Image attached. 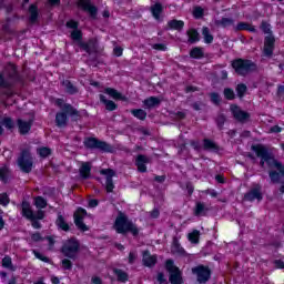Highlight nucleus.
I'll return each mask as SVG.
<instances>
[{"label":"nucleus","mask_w":284,"mask_h":284,"mask_svg":"<svg viewBox=\"0 0 284 284\" xmlns=\"http://www.w3.org/2000/svg\"><path fill=\"white\" fill-rule=\"evenodd\" d=\"M150 12L155 21H161V14H163V4H161V2H155L150 7Z\"/></svg>","instance_id":"20"},{"label":"nucleus","mask_w":284,"mask_h":284,"mask_svg":"<svg viewBox=\"0 0 284 284\" xmlns=\"http://www.w3.org/2000/svg\"><path fill=\"white\" fill-rule=\"evenodd\" d=\"M102 176H105V190L108 193L114 192V181L113 176H116V171L112 169H102L100 171Z\"/></svg>","instance_id":"13"},{"label":"nucleus","mask_w":284,"mask_h":284,"mask_svg":"<svg viewBox=\"0 0 284 284\" xmlns=\"http://www.w3.org/2000/svg\"><path fill=\"white\" fill-rule=\"evenodd\" d=\"M156 281L159 284H168V278H165V273H158Z\"/></svg>","instance_id":"58"},{"label":"nucleus","mask_w":284,"mask_h":284,"mask_svg":"<svg viewBox=\"0 0 284 284\" xmlns=\"http://www.w3.org/2000/svg\"><path fill=\"white\" fill-rule=\"evenodd\" d=\"M22 210V216L24 219H28V221H34V219H39L40 221H43L45 217V212L38 210L36 213L32 211V206L30 205V202L23 201L21 204Z\"/></svg>","instance_id":"10"},{"label":"nucleus","mask_w":284,"mask_h":284,"mask_svg":"<svg viewBox=\"0 0 284 284\" xmlns=\"http://www.w3.org/2000/svg\"><path fill=\"white\" fill-rule=\"evenodd\" d=\"M191 106L193 108V110H195L196 112L203 110V103L202 102H194L191 104Z\"/></svg>","instance_id":"62"},{"label":"nucleus","mask_w":284,"mask_h":284,"mask_svg":"<svg viewBox=\"0 0 284 284\" xmlns=\"http://www.w3.org/2000/svg\"><path fill=\"white\" fill-rule=\"evenodd\" d=\"M203 148L204 150L212 151V152H219V146L216 143L210 139L203 140Z\"/></svg>","instance_id":"34"},{"label":"nucleus","mask_w":284,"mask_h":284,"mask_svg":"<svg viewBox=\"0 0 284 284\" xmlns=\"http://www.w3.org/2000/svg\"><path fill=\"white\" fill-rule=\"evenodd\" d=\"M232 68L240 77H247V74L256 72V63L241 58L233 60Z\"/></svg>","instance_id":"6"},{"label":"nucleus","mask_w":284,"mask_h":284,"mask_svg":"<svg viewBox=\"0 0 284 284\" xmlns=\"http://www.w3.org/2000/svg\"><path fill=\"white\" fill-rule=\"evenodd\" d=\"M67 28H69L70 30H79V22L74 20H69L67 22Z\"/></svg>","instance_id":"59"},{"label":"nucleus","mask_w":284,"mask_h":284,"mask_svg":"<svg viewBox=\"0 0 284 284\" xmlns=\"http://www.w3.org/2000/svg\"><path fill=\"white\" fill-rule=\"evenodd\" d=\"M210 98L212 103H214V105H219V103H221V95L216 92L210 93Z\"/></svg>","instance_id":"55"},{"label":"nucleus","mask_w":284,"mask_h":284,"mask_svg":"<svg viewBox=\"0 0 284 284\" xmlns=\"http://www.w3.org/2000/svg\"><path fill=\"white\" fill-rule=\"evenodd\" d=\"M9 73L8 78L6 79L3 74H0V88L3 90H10V88H14L17 83H21L22 79L19 74V71H17V67L14 64H10L8 67Z\"/></svg>","instance_id":"5"},{"label":"nucleus","mask_w":284,"mask_h":284,"mask_svg":"<svg viewBox=\"0 0 284 284\" xmlns=\"http://www.w3.org/2000/svg\"><path fill=\"white\" fill-rule=\"evenodd\" d=\"M29 12H30V22L36 23L37 19H39V8L37 4H31L29 7Z\"/></svg>","instance_id":"37"},{"label":"nucleus","mask_w":284,"mask_h":284,"mask_svg":"<svg viewBox=\"0 0 284 284\" xmlns=\"http://www.w3.org/2000/svg\"><path fill=\"white\" fill-rule=\"evenodd\" d=\"M104 94H109V97H111L112 99H115L116 101H128V98L121 94V92H118L116 89L105 88Z\"/></svg>","instance_id":"23"},{"label":"nucleus","mask_w":284,"mask_h":284,"mask_svg":"<svg viewBox=\"0 0 284 284\" xmlns=\"http://www.w3.org/2000/svg\"><path fill=\"white\" fill-rule=\"evenodd\" d=\"M244 201H263V192L260 184H255L248 192L244 194Z\"/></svg>","instance_id":"15"},{"label":"nucleus","mask_w":284,"mask_h":284,"mask_svg":"<svg viewBox=\"0 0 284 284\" xmlns=\"http://www.w3.org/2000/svg\"><path fill=\"white\" fill-rule=\"evenodd\" d=\"M2 266H3V267H7L8 270H12V257L6 255V256L2 258Z\"/></svg>","instance_id":"53"},{"label":"nucleus","mask_w":284,"mask_h":284,"mask_svg":"<svg viewBox=\"0 0 284 284\" xmlns=\"http://www.w3.org/2000/svg\"><path fill=\"white\" fill-rule=\"evenodd\" d=\"M60 252L65 258L77 261L79 258V252H81V243L77 237H71L63 242Z\"/></svg>","instance_id":"4"},{"label":"nucleus","mask_w":284,"mask_h":284,"mask_svg":"<svg viewBox=\"0 0 284 284\" xmlns=\"http://www.w3.org/2000/svg\"><path fill=\"white\" fill-rule=\"evenodd\" d=\"M168 28L169 30H178V32H181V30L185 28V22H183L182 20L173 19L168 22Z\"/></svg>","instance_id":"27"},{"label":"nucleus","mask_w":284,"mask_h":284,"mask_svg":"<svg viewBox=\"0 0 284 284\" xmlns=\"http://www.w3.org/2000/svg\"><path fill=\"white\" fill-rule=\"evenodd\" d=\"M32 154L30 150L24 149L21 151L20 156L18 158V165L24 174H30L32 172L33 165Z\"/></svg>","instance_id":"8"},{"label":"nucleus","mask_w":284,"mask_h":284,"mask_svg":"<svg viewBox=\"0 0 284 284\" xmlns=\"http://www.w3.org/2000/svg\"><path fill=\"white\" fill-rule=\"evenodd\" d=\"M216 124L220 130H223V125H225V115L223 114L217 115Z\"/></svg>","instance_id":"56"},{"label":"nucleus","mask_w":284,"mask_h":284,"mask_svg":"<svg viewBox=\"0 0 284 284\" xmlns=\"http://www.w3.org/2000/svg\"><path fill=\"white\" fill-rule=\"evenodd\" d=\"M150 158L144 154H139L135 158V165L138 168V172H141L142 174H145L148 172V163H150Z\"/></svg>","instance_id":"18"},{"label":"nucleus","mask_w":284,"mask_h":284,"mask_svg":"<svg viewBox=\"0 0 284 284\" xmlns=\"http://www.w3.org/2000/svg\"><path fill=\"white\" fill-rule=\"evenodd\" d=\"M204 10L201 7H195L193 9V17L194 19H203Z\"/></svg>","instance_id":"52"},{"label":"nucleus","mask_w":284,"mask_h":284,"mask_svg":"<svg viewBox=\"0 0 284 284\" xmlns=\"http://www.w3.org/2000/svg\"><path fill=\"white\" fill-rule=\"evenodd\" d=\"M71 39L73 41H78V43H81V41H83V32L79 29L72 30L71 31Z\"/></svg>","instance_id":"44"},{"label":"nucleus","mask_w":284,"mask_h":284,"mask_svg":"<svg viewBox=\"0 0 284 284\" xmlns=\"http://www.w3.org/2000/svg\"><path fill=\"white\" fill-rule=\"evenodd\" d=\"M153 50H160L161 52H165L168 50V47L163 43H155L152 44Z\"/></svg>","instance_id":"61"},{"label":"nucleus","mask_w":284,"mask_h":284,"mask_svg":"<svg viewBox=\"0 0 284 284\" xmlns=\"http://www.w3.org/2000/svg\"><path fill=\"white\" fill-rule=\"evenodd\" d=\"M113 227L118 234H128V232H131L133 236H139V229L136 225H134V223L128 219V215L121 211L115 219Z\"/></svg>","instance_id":"3"},{"label":"nucleus","mask_w":284,"mask_h":284,"mask_svg":"<svg viewBox=\"0 0 284 284\" xmlns=\"http://www.w3.org/2000/svg\"><path fill=\"white\" fill-rule=\"evenodd\" d=\"M61 265H62V270H68V271L72 270V261H70L69 257L68 258H63L61 261Z\"/></svg>","instance_id":"54"},{"label":"nucleus","mask_w":284,"mask_h":284,"mask_svg":"<svg viewBox=\"0 0 284 284\" xmlns=\"http://www.w3.org/2000/svg\"><path fill=\"white\" fill-rule=\"evenodd\" d=\"M34 205L38 210H44L48 207V201L43 196H37L34 197Z\"/></svg>","instance_id":"42"},{"label":"nucleus","mask_w":284,"mask_h":284,"mask_svg":"<svg viewBox=\"0 0 284 284\" xmlns=\"http://www.w3.org/2000/svg\"><path fill=\"white\" fill-rule=\"evenodd\" d=\"M38 154L42 159H48V156H50V154H52V149H50L48 146H42V148L38 149Z\"/></svg>","instance_id":"45"},{"label":"nucleus","mask_w":284,"mask_h":284,"mask_svg":"<svg viewBox=\"0 0 284 284\" xmlns=\"http://www.w3.org/2000/svg\"><path fill=\"white\" fill-rule=\"evenodd\" d=\"M215 26H219L220 28H230V26H234V19L222 18L221 20L215 21Z\"/></svg>","instance_id":"38"},{"label":"nucleus","mask_w":284,"mask_h":284,"mask_svg":"<svg viewBox=\"0 0 284 284\" xmlns=\"http://www.w3.org/2000/svg\"><path fill=\"white\" fill-rule=\"evenodd\" d=\"M202 36L204 39V43H206V44L214 43V36H212V33L210 32V28L203 27Z\"/></svg>","instance_id":"36"},{"label":"nucleus","mask_w":284,"mask_h":284,"mask_svg":"<svg viewBox=\"0 0 284 284\" xmlns=\"http://www.w3.org/2000/svg\"><path fill=\"white\" fill-rule=\"evenodd\" d=\"M199 239H201V231L199 230H193V232L187 235V240L194 245H199Z\"/></svg>","instance_id":"39"},{"label":"nucleus","mask_w":284,"mask_h":284,"mask_svg":"<svg viewBox=\"0 0 284 284\" xmlns=\"http://www.w3.org/2000/svg\"><path fill=\"white\" fill-rule=\"evenodd\" d=\"M31 241L39 243V241H45V237L41 236V233L37 232L31 235Z\"/></svg>","instance_id":"60"},{"label":"nucleus","mask_w":284,"mask_h":284,"mask_svg":"<svg viewBox=\"0 0 284 284\" xmlns=\"http://www.w3.org/2000/svg\"><path fill=\"white\" fill-rule=\"evenodd\" d=\"M191 272L200 284H205L212 278V270H210V266L203 264L192 267Z\"/></svg>","instance_id":"9"},{"label":"nucleus","mask_w":284,"mask_h":284,"mask_svg":"<svg viewBox=\"0 0 284 284\" xmlns=\"http://www.w3.org/2000/svg\"><path fill=\"white\" fill-rule=\"evenodd\" d=\"M1 125L7 128V130H12L14 128V121H12L11 118H4L1 121Z\"/></svg>","instance_id":"50"},{"label":"nucleus","mask_w":284,"mask_h":284,"mask_svg":"<svg viewBox=\"0 0 284 284\" xmlns=\"http://www.w3.org/2000/svg\"><path fill=\"white\" fill-rule=\"evenodd\" d=\"M274 265L277 270H284V262L283 260H275Z\"/></svg>","instance_id":"64"},{"label":"nucleus","mask_w":284,"mask_h":284,"mask_svg":"<svg viewBox=\"0 0 284 284\" xmlns=\"http://www.w3.org/2000/svg\"><path fill=\"white\" fill-rule=\"evenodd\" d=\"M236 32L246 30L247 32H256V28L247 22H239L235 27Z\"/></svg>","instance_id":"32"},{"label":"nucleus","mask_w":284,"mask_h":284,"mask_svg":"<svg viewBox=\"0 0 284 284\" xmlns=\"http://www.w3.org/2000/svg\"><path fill=\"white\" fill-rule=\"evenodd\" d=\"M83 145L87 150H99L100 152H114V148L108 144L105 141H101L97 138H85Z\"/></svg>","instance_id":"7"},{"label":"nucleus","mask_w":284,"mask_h":284,"mask_svg":"<svg viewBox=\"0 0 284 284\" xmlns=\"http://www.w3.org/2000/svg\"><path fill=\"white\" fill-rule=\"evenodd\" d=\"M190 57H191V59H203V57H205V52L203 51V48L194 47L190 51Z\"/></svg>","instance_id":"35"},{"label":"nucleus","mask_w":284,"mask_h":284,"mask_svg":"<svg viewBox=\"0 0 284 284\" xmlns=\"http://www.w3.org/2000/svg\"><path fill=\"white\" fill-rule=\"evenodd\" d=\"M79 48H81V50H84L87 54L97 53L99 52V39L91 38L88 40V42L80 41Z\"/></svg>","instance_id":"14"},{"label":"nucleus","mask_w":284,"mask_h":284,"mask_svg":"<svg viewBox=\"0 0 284 284\" xmlns=\"http://www.w3.org/2000/svg\"><path fill=\"white\" fill-rule=\"evenodd\" d=\"M251 150L255 152L257 159H261L260 166L265 168L268 165L271 169L277 170V172H281V174H284V165L281 163L276 158H274V154L270 152V150L263 145V144H254L251 146Z\"/></svg>","instance_id":"1"},{"label":"nucleus","mask_w":284,"mask_h":284,"mask_svg":"<svg viewBox=\"0 0 284 284\" xmlns=\"http://www.w3.org/2000/svg\"><path fill=\"white\" fill-rule=\"evenodd\" d=\"M113 274L116 276L120 283H128L129 275L121 268H113Z\"/></svg>","instance_id":"33"},{"label":"nucleus","mask_w":284,"mask_h":284,"mask_svg":"<svg viewBox=\"0 0 284 284\" xmlns=\"http://www.w3.org/2000/svg\"><path fill=\"white\" fill-rule=\"evenodd\" d=\"M9 176H10V169H8L7 166H1L0 168V180L2 181V183H8Z\"/></svg>","instance_id":"43"},{"label":"nucleus","mask_w":284,"mask_h":284,"mask_svg":"<svg viewBox=\"0 0 284 284\" xmlns=\"http://www.w3.org/2000/svg\"><path fill=\"white\" fill-rule=\"evenodd\" d=\"M10 203V197L8 196V193L0 194V205H8Z\"/></svg>","instance_id":"57"},{"label":"nucleus","mask_w":284,"mask_h":284,"mask_svg":"<svg viewBox=\"0 0 284 284\" xmlns=\"http://www.w3.org/2000/svg\"><path fill=\"white\" fill-rule=\"evenodd\" d=\"M187 37H189V43H199V41H201V34L199 33V31L196 29H189L186 32Z\"/></svg>","instance_id":"28"},{"label":"nucleus","mask_w":284,"mask_h":284,"mask_svg":"<svg viewBox=\"0 0 284 284\" xmlns=\"http://www.w3.org/2000/svg\"><path fill=\"white\" fill-rule=\"evenodd\" d=\"M62 85L67 94H71V95L79 94V88L77 87V84L72 83V81L63 80Z\"/></svg>","instance_id":"22"},{"label":"nucleus","mask_w":284,"mask_h":284,"mask_svg":"<svg viewBox=\"0 0 284 284\" xmlns=\"http://www.w3.org/2000/svg\"><path fill=\"white\" fill-rule=\"evenodd\" d=\"M18 128L20 134H28V132L32 130V121H23L21 119H18Z\"/></svg>","instance_id":"24"},{"label":"nucleus","mask_w":284,"mask_h":284,"mask_svg":"<svg viewBox=\"0 0 284 284\" xmlns=\"http://www.w3.org/2000/svg\"><path fill=\"white\" fill-rule=\"evenodd\" d=\"M32 253L36 256V258H39V261H42L43 263H50V257L44 256L39 251L33 250Z\"/></svg>","instance_id":"51"},{"label":"nucleus","mask_w":284,"mask_h":284,"mask_svg":"<svg viewBox=\"0 0 284 284\" xmlns=\"http://www.w3.org/2000/svg\"><path fill=\"white\" fill-rule=\"evenodd\" d=\"M224 97L227 99V101H234L236 99V94L234 93V90L231 88H225L224 89Z\"/></svg>","instance_id":"48"},{"label":"nucleus","mask_w":284,"mask_h":284,"mask_svg":"<svg viewBox=\"0 0 284 284\" xmlns=\"http://www.w3.org/2000/svg\"><path fill=\"white\" fill-rule=\"evenodd\" d=\"M85 216H88V211L83 207H79L73 214L75 226L80 232H88V230H90L88 225L83 223V219H85Z\"/></svg>","instance_id":"11"},{"label":"nucleus","mask_w":284,"mask_h":284,"mask_svg":"<svg viewBox=\"0 0 284 284\" xmlns=\"http://www.w3.org/2000/svg\"><path fill=\"white\" fill-rule=\"evenodd\" d=\"M142 263L145 267H154L156 265V255H152L150 251H143Z\"/></svg>","instance_id":"19"},{"label":"nucleus","mask_w":284,"mask_h":284,"mask_svg":"<svg viewBox=\"0 0 284 284\" xmlns=\"http://www.w3.org/2000/svg\"><path fill=\"white\" fill-rule=\"evenodd\" d=\"M55 225L63 232H70V224H68V222H65V217H63V215H61V213L58 215Z\"/></svg>","instance_id":"30"},{"label":"nucleus","mask_w":284,"mask_h":284,"mask_svg":"<svg viewBox=\"0 0 284 284\" xmlns=\"http://www.w3.org/2000/svg\"><path fill=\"white\" fill-rule=\"evenodd\" d=\"M68 116H71L73 121H79V119H81V113L79 110L74 109L72 104L64 103L62 111L55 114L57 128H68Z\"/></svg>","instance_id":"2"},{"label":"nucleus","mask_w":284,"mask_h":284,"mask_svg":"<svg viewBox=\"0 0 284 284\" xmlns=\"http://www.w3.org/2000/svg\"><path fill=\"white\" fill-rule=\"evenodd\" d=\"M165 268L170 274H172V273L176 272V270H179V267L174 266L173 260H166Z\"/></svg>","instance_id":"49"},{"label":"nucleus","mask_w":284,"mask_h":284,"mask_svg":"<svg viewBox=\"0 0 284 284\" xmlns=\"http://www.w3.org/2000/svg\"><path fill=\"white\" fill-rule=\"evenodd\" d=\"M276 43V38H274V34L266 36L264 38V57H272L274 54V45Z\"/></svg>","instance_id":"17"},{"label":"nucleus","mask_w":284,"mask_h":284,"mask_svg":"<svg viewBox=\"0 0 284 284\" xmlns=\"http://www.w3.org/2000/svg\"><path fill=\"white\" fill-rule=\"evenodd\" d=\"M169 281L171 284H183V275L180 270H175V272L170 273Z\"/></svg>","instance_id":"29"},{"label":"nucleus","mask_w":284,"mask_h":284,"mask_svg":"<svg viewBox=\"0 0 284 284\" xmlns=\"http://www.w3.org/2000/svg\"><path fill=\"white\" fill-rule=\"evenodd\" d=\"M92 172V164H90V162H82L80 169H79V173L81 179H90V174Z\"/></svg>","instance_id":"21"},{"label":"nucleus","mask_w":284,"mask_h":284,"mask_svg":"<svg viewBox=\"0 0 284 284\" xmlns=\"http://www.w3.org/2000/svg\"><path fill=\"white\" fill-rule=\"evenodd\" d=\"M171 252L173 254H178L179 256H185V248H183V246H181V243H179V240L176 237L173 239Z\"/></svg>","instance_id":"26"},{"label":"nucleus","mask_w":284,"mask_h":284,"mask_svg":"<svg viewBox=\"0 0 284 284\" xmlns=\"http://www.w3.org/2000/svg\"><path fill=\"white\" fill-rule=\"evenodd\" d=\"M136 261V253L130 252L129 253V264L134 265V262Z\"/></svg>","instance_id":"63"},{"label":"nucleus","mask_w":284,"mask_h":284,"mask_svg":"<svg viewBox=\"0 0 284 284\" xmlns=\"http://www.w3.org/2000/svg\"><path fill=\"white\" fill-rule=\"evenodd\" d=\"M77 7L80 8V10H83V12H88L90 14L91 19H97V14L99 12V9L92 4V1L90 0H77Z\"/></svg>","instance_id":"12"},{"label":"nucleus","mask_w":284,"mask_h":284,"mask_svg":"<svg viewBox=\"0 0 284 284\" xmlns=\"http://www.w3.org/2000/svg\"><path fill=\"white\" fill-rule=\"evenodd\" d=\"M260 28H261L262 32H264V34H267V37H270L271 34H274V33L272 32V24H271V23H267V22H265V21H262Z\"/></svg>","instance_id":"47"},{"label":"nucleus","mask_w":284,"mask_h":284,"mask_svg":"<svg viewBox=\"0 0 284 284\" xmlns=\"http://www.w3.org/2000/svg\"><path fill=\"white\" fill-rule=\"evenodd\" d=\"M100 101L101 103L105 104V108L109 112H114V110H116V103H114L112 100H108L105 95L100 94Z\"/></svg>","instance_id":"31"},{"label":"nucleus","mask_w":284,"mask_h":284,"mask_svg":"<svg viewBox=\"0 0 284 284\" xmlns=\"http://www.w3.org/2000/svg\"><path fill=\"white\" fill-rule=\"evenodd\" d=\"M231 112L235 121L240 123H245L250 119V113L247 111H243L239 105H231Z\"/></svg>","instance_id":"16"},{"label":"nucleus","mask_w":284,"mask_h":284,"mask_svg":"<svg viewBox=\"0 0 284 284\" xmlns=\"http://www.w3.org/2000/svg\"><path fill=\"white\" fill-rule=\"evenodd\" d=\"M236 92H237V97L240 99H243L245 97V92H247V85H245L244 83H240L236 85Z\"/></svg>","instance_id":"46"},{"label":"nucleus","mask_w":284,"mask_h":284,"mask_svg":"<svg viewBox=\"0 0 284 284\" xmlns=\"http://www.w3.org/2000/svg\"><path fill=\"white\" fill-rule=\"evenodd\" d=\"M205 212H207L205 204L203 202H197L194 210L195 216H205Z\"/></svg>","instance_id":"41"},{"label":"nucleus","mask_w":284,"mask_h":284,"mask_svg":"<svg viewBox=\"0 0 284 284\" xmlns=\"http://www.w3.org/2000/svg\"><path fill=\"white\" fill-rule=\"evenodd\" d=\"M131 114L135 116V119H139L140 121H145L148 116V112L143 109H133L131 110Z\"/></svg>","instance_id":"40"},{"label":"nucleus","mask_w":284,"mask_h":284,"mask_svg":"<svg viewBox=\"0 0 284 284\" xmlns=\"http://www.w3.org/2000/svg\"><path fill=\"white\" fill-rule=\"evenodd\" d=\"M143 105L146 108V110H152V108L161 105V99L156 97H150L143 101Z\"/></svg>","instance_id":"25"}]
</instances>
